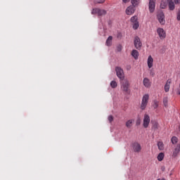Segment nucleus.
Segmentation results:
<instances>
[{
  "label": "nucleus",
  "instance_id": "nucleus-10",
  "mask_svg": "<svg viewBox=\"0 0 180 180\" xmlns=\"http://www.w3.org/2000/svg\"><path fill=\"white\" fill-rule=\"evenodd\" d=\"M132 147L134 153H140L141 151V145L138 142L134 143Z\"/></svg>",
  "mask_w": 180,
  "mask_h": 180
},
{
  "label": "nucleus",
  "instance_id": "nucleus-9",
  "mask_svg": "<svg viewBox=\"0 0 180 180\" xmlns=\"http://www.w3.org/2000/svg\"><path fill=\"white\" fill-rule=\"evenodd\" d=\"M157 33L161 40H163V39H165L167 36L165 34V31L162 28H158Z\"/></svg>",
  "mask_w": 180,
  "mask_h": 180
},
{
  "label": "nucleus",
  "instance_id": "nucleus-7",
  "mask_svg": "<svg viewBox=\"0 0 180 180\" xmlns=\"http://www.w3.org/2000/svg\"><path fill=\"white\" fill-rule=\"evenodd\" d=\"M134 46L138 49L140 50V49H141V46H143V44L141 43V40L140 39V38H139V37H136L134 38Z\"/></svg>",
  "mask_w": 180,
  "mask_h": 180
},
{
  "label": "nucleus",
  "instance_id": "nucleus-12",
  "mask_svg": "<svg viewBox=\"0 0 180 180\" xmlns=\"http://www.w3.org/2000/svg\"><path fill=\"white\" fill-rule=\"evenodd\" d=\"M149 11L150 13H153L155 11V0L149 1Z\"/></svg>",
  "mask_w": 180,
  "mask_h": 180
},
{
  "label": "nucleus",
  "instance_id": "nucleus-11",
  "mask_svg": "<svg viewBox=\"0 0 180 180\" xmlns=\"http://www.w3.org/2000/svg\"><path fill=\"white\" fill-rule=\"evenodd\" d=\"M125 12L127 15H133L136 12V7L131 5L127 8Z\"/></svg>",
  "mask_w": 180,
  "mask_h": 180
},
{
  "label": "nucleus",
  "instance_id": "nucleus-15",
  "mask_svg": "<svg viewBox=\"0 0 180 180\" xmlns=\"http://www.w3.org/2000/svg\"><path fill=\"white\" fill-rule=\"evenodd\" d=\"M143 85L146 88H150V86H151V84L150 83V79H148V78L145 77L143 79Z\"/></svg>",
  "mask_w": 180,
  "mask_h": 180
},
{
  "label": "nucleus",
  "instance_id": "nucleus-8",
  "mask_svg": "<svg viewBox=\"0 0 180 180\" xmlns=\"http://www.w3.org/2000/svg\"><path fill=\"white\" fill-rule=\"evenodd\" d=\"M158 20L160 25H165V15L164 13L160 12L158 14Z\"/></svg>",
  "mask_w": 180,
  "mask_h": 180
},
{
  "label": "nucleus",
  "instance_id": "nucleus-31",
  "mask_svg": "<svg viewBox=\"0 0 180 180\" xmlns=\"http://www.w3.org/2000/svg\"><path fill=\"white\" fill-rule=\"evenodd\" d=\"M141 124V120L140 118H138L136 120V126H140Z\"/></svg>",
  "mask_w": 180,
  "mask_h": 180
},
{
  "label": "nucleus",
  "instance_id": "nucleus-2",
  "mask_svg": "<svg viewBox=\"0 0 180 180\" xmlns=\"http://www.w3.org/2000/svg\"><path fill=\"white\" fill-rule=\"evenodd\" d=\"M106 13V10L101 9L99 8H93L91 11V15H98V16H105Z\"/></svg>",
  "mask_w": 180,
  "mask_h": 180
},
{
  "label": "nucleus",
  "instance_id": "nucleus-35",
  "mask_svg": "<svg viewBox=\"0 0 180 180\" xmlns=\"http://www.w3.org/2000/svg\"><path fill=\"white\" fill-rule=\"evenodd\" d=\"M129 1L130 0H122V2H124V4H127Z\"/></svg>",
  "mask_w": 180,
  "mask_h": 180
},
{
  "label": "nucleus",
  "instance_id": "nucleus-4",
  "mask_svg": "<svg viewBox=\"0 0 180 180\" xmlns=\"http://www.w3.org/2000/svg\"><path fill=\"white\" fill-rule=\"evenodd\" d=\"M167 4L169 9L170 11H174V9H175V4L180 5V0H167Z\"/></svg>",
  "mask_w": 180,
  "mask_h": 180
},
{
  "label": "nucleus",
  "instance_id": "nucleus-23",
  "mask_svg": "<svg viewBox=\"0 0 180 180\" xmlns=\"http://www.w3.org/2000/svg\"><path fill=\"white\" fill-rule=\"evenodd\" d=\"M110 86L111 88H117V82H116V81L115 80H112L111 82H110Z\"/></svg>",
  "mask_w": 180,
  "mask_h": 180
},
{
  "label": "nucleus",
  "instance_id": "nucleus-33",
  "mask_svg": "<svg viewBox=\"0 0 180 180\" xmlns=\"http://www.w3.org/2000/svg\"><path fill=\"white\" fill-rule=\"evenodd\" d=\"M153 129H158V123L155 122L153 125Z\"/></svg>",
  "mask_w": 180,
  "mask_h": 180
},
{
  "label": "nucleus",
  "instance_id": "nucleus-3",
  "mask_svg": "<svg viewBox=\"0 0 180 180\" xmlns=\"http://www.w3.org/2000/svg\"><path fill=\"white\" fill-rule=\"evenodd\" d=\"M148 99H150V96L148 94H145L142 98V102L140 106V109L141 110H144L146 108H147V105L148 104Z\"/></svg>",
  "mask_w": 180,
  "mask_h": 180
},
{
  "label": "nucleus",
  "instance_id": "nucleus-26",
  "mask_svg": "<svg viewBox=\"0 0 180 180\" xmlns=\"http://www.w3.org/2000/svg\"><path fill=\"white\" fill-rule=\"evenodd\" d=\"M160 8L162 9H165V8H167V3H165V1H162L160 4Z\"/></svg>",
  "mask_w": 180,
  "mask_h": 180
},
{
  "label": "nucleus",
  "instance_id": "nucleus-5",
  "mask_svg": "<svg viewBox=\"0 0 180 180\" xmlns=\"http://www.w3.org/2000/svg\"><path fill=\"white\" fill-rule=\"evenodd\" d=\"M151 121L150 115L145 114L143 118V127L144 129H147L150 126V122Z\"/></svg>",
  "mask_w": 180,
  "mask_h": 180
},
{
  "label": "nucleus",
  "instance_id": "nucleus-17",
  "mask_svg": "<svg viewBox=\"0 0 180 180\" xmlns=\"http://www.w3.org/2000/svg\"><path fill=\"white\" fill-rule=\"evenodd\" d=\"M131 56L135 58V60H137V58H139V51L137 50H133L131 52Z\"/></svg>",
  "mask_w": 180,
  "mask_h": 180
},
{
  "label": "nucleus",
  "instance_id": "nucleus-34",
  "mask_svg": "<svg viewBox=\"0 0 180 180\" xmlns=\"http://www.w3.org/2000/svg\"><path fill=\"white\" fill-rule=\"evenodd\" d=\"M177 20H180V11L177 13Z\"/></svg>",
  "mask_w": 180,
  "mask_h": 180
},
{
  "label": "nucleus",
  "instance_id": "nucleus-27",
  "mask_svg": "<svg viewBox=\"0 0 180 180\" xmlns=\"http://www.w3.org/2000/svg\"><path fill=\"white\" fill-rule=\"evenodd\" d=\"M139 22H134L133 24V29H134V30H137V29H139Z\"/></svg>",
  "mask_w": 180,
  "mask_h": 180
},
{
  "label": "nucleus",
  "instance_id": "nucleus-24",
  "mask_svg": "<svg viewBox=\"0 0 180 180\" xmlns=\"http://www.w3.org/2000/svg\"><path fill=\"white\" fill-rule=\"evenodd\" d=\"M131 23H136V22H139V21H138L137 16H136V15H134V16L131 17Z\"/></svg>",
  "mask_w": 180,
  "mask_h": 180
},
{
  "label": "nucleus",
  "instance_id": "nucleus-21",
  "mask_svg": "<svg viewBox=\"0 0 180 180\" xmlns=\"http://www.w3.org/2000/svg\"><path fill=\"white\" fill-rule=\"evenodd\" d=\"M158 147L160 151H162V150H164V143H162V141L158 142Z\"/></svg>",
  "mask_w": 180,
  "mask_h": 180
},
{
  "label": "nucleus",
  "instance_id": "nucleus-16",
  "mask_svg": "<svg viewBox=\"0 0 180 180\" xmlns=\"http://www.w3.org/2000/svg\"><path fill=\"white\" fill-rule=\"evenodd\" d=\"M180 152V146H177L175 149L174 151L173 152V157H178V154H179Z\"/></svg>",
  "mask_w": 180,
  "mask_h": 180
},
{
  "label": "nucleus",
  "instance_id": "nucleus-18",
  "mask_svg": "<svg viewBox=\"0 0 180 180\" xmlns=\"http://www.w3.org/2000/svg\"><path fill=\"white\" fill-rule=\"evenodd\" d=\"M112 40H113V37H108V38L106 40V46H112Z\"/></svg>",
  "mask_w": 180,
  "mask_h": 180
},
{
  "label": "nucleus",
  "instance_id": "nucleus-13",
  "mask_svg": "<svg viewBox=\"0 0 180 180\" xmlns=\"http://www.w3.org/2000/svg\"><path fill=\"white\" fill-rule=\"evenodd\" d=\"M172 82V80H171V79H169L167 80L166 84L165 85V92H169V86H171Z\"/></svg>",
  "mask_w": 180,
  "mask_h": 180
},
{
  "label": "nucleus",
  "instance_id": "nucleus-32",
  "mask_svg": "<svg viewBox=\"0 0 180 180\" xmlns=\"http://www.w3.org/2000/svg\"><path fill=\"white\" fill-rule=\"evenodd\" d=\"M108 120H109L110 123H112V122H113V116L110 115L108 117Z\"/></svg>",
  "mask_w": 180,
  "mask_h": 180
},
{
  "label": "nucleus",
  "instance_id": "nucleus-36",
  "mask_svg": "<svg viewBox=\"0 0 180 180\" xmlns=\"http://www.w3.org/2000/svg\"><path fill=\"white\" fill-rule=\"evenodd\" d=\"M179 95H180V91H179Z\"/></svg>",
  "mask_w": 180,
  "mask_h": 180
},
{
  "label": "nucleus",
  "instance_id": "nucleus-1",
  "mask_svg": "<svg viewBox=\"0 0 180 180\" xmlns=\"http://www.w3.org/2000/svg\"><path fill=\"white\" fill-rule=\"evenodd\" d=\"M130 83L129 82V80L127 79H123L121 82V89L124 92L125 94H130Z\"/></svg>",
  "mask_w": 180,
  "mask_h": 180
},
{
  "label": "nucleus",
  "instance_id": "nucleus-29",
  "mask_svg": "<svg viewBox=\"0 0 180 180\" xmlns=\"http://www.w3.org/2000/svg\"><path fill=\"white\" fill-rule=\"evenodd\" d=\"M153 108L154 109H157L158 108V101H154Z\"/></svg>",
  "mask_w": 180,
  "mask_h": 180
},
{
  "label": "nucleus",
  "instance_id": "nucleus-19",
  "mask_svg": "<svg viewBox=\"0 0 180 180\" xmlns=\"http://www.w3.org/2000/svg\"><path fill=\"white\" fill-rule=\"evenodd\" d=\"M131 4H132V6H139L140 0H131Z\"/></svg>",
  "mask_w": 180,
  "mask_h": 180
},
{
  "label": "nucleus",
  "instance_id": "nucleus-30",
  "mask_svg": "<svg viewBox=\"0 0 180 180\" xmlns=\"http://www.w3.org/2000/svg\"><path fill=\"white\" fill-rule=\"evenodd\" d=\"M105 0H94V2L96 4H103V3H105Z\"/></svg>",
  "mask_w": 180,
  "mask_h": 180
},
{
  "label": "nucleus",
  "instance_id": "nucleus-20",
  "mask_svg": "<svg viewBox=\"0 0 180 180\" xmlns=\"http://www.w3.org/2000/svg\"><path fill=\"white\" fill-rule=\"evenodd\" d=\"M133 122H134V120H129L126 122V127L128 129H130V127H131V126H133Z\"/></svg>",
  "mask_w": 180,
  "mask_h": 180
},
{
  "label": "nucleus",
  "instance_id": "nucleus-25",
  "mask_svg": "<svg viewBox=\"0 0 180 180\" xmlns=\"http://www.w3.org/2000/svg\"><path fill=\"white\" fill-rule=\"evenodd\" d=\"M172 144H176L178 143V138L176 136H173L171 139Z\"/></svg>",
  "mask_w": 180,
  "mask_h": 180
},
{
  "label": "nucleus",
  "instance_id": "nucleus-28",
  "mask_svg": "<svg viewBox=\"0 0 180 180\" xmlns=\"http://www.w3.org/2000/svg\"><path fill=\"white\" fill-rule=\"evenodd\" d=\"M163 103H164L165 106H167L168 105V98L167 97H165L163 98Z\"/></svg>",
  "mask_w": 180,
  "mask_h": 180
},
{
  "label": "nucleus",
  "instance_id": "nucleus-22",
  "mask_svg": "<svg viewBox=\"0 0 180 180\" xmlns=\"http://www.w3.org/2000/svg\"><path fill=\"white\" fill-rule=\"evenodd\" d=\"M164 157H165V155H164V153H159L158 155V161H162V160H164Z\"/></svg>",
  "mask_w": 180,
  "mask_h": 180
},
{
  "label": "nucleus",
  "instance_id": "nucleus-14",
  "mask_svg": "<svg viewBox=\"0 0 180 180\" xmlns=\"http://www.w3.org/2000/svg\"><path fill=\"white\" fill-rule=\"evenodd\" d=\"M153 63H154V59L153 58V56H149L147 61L148 68H153Z\"/></svg>",
  "mask_w": 180,
  "mask_h": 180
},
{
  "label": "nucleus",
  "instance_id": "nucleus-6",
  "mask_svg": "<svg viewBox=\"0 0 180 180\" xmlns=\"http://www.w3.org/2000/svg\"><path fill=\"white\" fill-rule=\"evenodd\" d=\"M115 71L117 74V77L120 78V79L124 80V72H123V69L120 67L115 68Z\"/></svg>",
  "mask_w": 180,
  "mask_h": 180
}]
</instances>
